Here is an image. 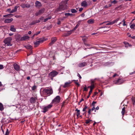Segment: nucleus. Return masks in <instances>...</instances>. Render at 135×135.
<instances>
[{"mask_svg": "<svg viewBox=\"0 0 135 135\" xmlns=\"http://www.w3.org/2000/svg\"><path fill=\"white\" fill-rule=\"evenodd\" d=\"M52 106V105L51 103L50 104L48 105L47 106L45 107L42 109L43 110L42 112L43 113H45L49 109H50Z\"/></svg>", "mask_w": 135, "mask_h": 135, "instance_id": "obj_5", "label": "nucleus"}, {"mask_svg": "<svg viewBox=\"0 0 135 135\" xmlns=\"http://www.w3.org/2000/svg\"><path fill=\"white\" fill-rule=\"evenodd\" d=\"M98 93L97 92H95L92 96L93 97H94Z\"/></svg>", "mask_w": 135, "mask_h": 135, "instance_id": "obj_47", "label": "nucleus"}, {"mask_svg": "<svg viewBox=\"0 0 135 135\" xmlns=\"http://www.w3.org/2000/svg\"><path fill=\"white\" fill-rule=\"evenodd\" d=\"M13 35V33H10L9 34V36H12Z\"/></svg>", "mask_w": 135, "mask_h": 135, "instance_id": "obj_64", "label": "nucleus"}, {"mask_svg": "<svg viewBox=\"0 0 135 135\" xmlns=\"http://www.w3.org/2000/svg\"><path fill=\"white\" fill-rule=\"evenodd\" d=\"M12 40L11 37H9L5 38L3 42L7 46H11L12 44L11 43V42Z\"/></svg>", "mask_w": 135, "mask_h": 135, "instance_id": "obj_3", "label": "nucleus"}, {"mask_svg": "<svg viewBox=\"0 0 135 135\" xmlns=\"http://www.w3.org/2000/svg\"><path fill=\"white\" fill-rule=\"evenodd\" d=\"M70 13H65V16L66 17H68L69 16H70Z\"/></svg>", "mask_w": 135, "mask_h": 135, "instance_id": "obj_44", "label": "nucleus"}, {"mask_svg": "<svg viewBox=\"0 0 135 135\" xmlns=\"http://www.w3.org/2000/svg\"><path fill=\"white\" fill-rule=\"evenodd\" d=\"M43 19H44L43 17H42L39 19V20H43Z\"/></svg>", "mask_w": 135, "mask_h": 135, "instance_id": "obj_61", "label": "nucleus"}, {"mask_svg": "<svg viewBox=\"0 0 135 135\" xmlns=\"http://www.w3.org/2000/svg\"><path fill=\"white\" fill-rule=\"evenodd\" d=\"M21 7L23 8H29L30 7V5L29 4H23L22 3L21 5Z\"/></svg>", "mask_w": 135, "mask_h": 135, "instance_id": "obj_10", "label": "nucleus"}, {"mask_svg": "<svg viewBox=\"0 0 135 135\" xmlns=\"http://www.w3.org/2000/svg\"><path fill=\"white\" fill-rule=\"evenodd\" d=\"M13 20V18H11L10 19H6L4 21V22L6 23H11Z\"/></svg>", "mask_w": 135, "mask_h": 135, "instance_id": "obj_12", "label": "nucleus"}, {"mask_svg": "<svg viewBox=\"0 0 135 135\" xmlns=\"http://www.w3.org/2000/svg\"><path fill=\"white\" fill-rule=\"evenodd\" d=\"M51 18V16L48 17L47 18H46L44 20V22H46L48 20L50 19Z\"/></svg>", "mask_w": 135, "mask_h": 135, "instance_id": "obj_32", "label": "nucleus"}, {"mask_svg": "<svg viewBox=\"0 0 135 135\" xmlns=\"http://www.w3.org/2000/svg\"><path fill=\"white\" fill-rule=\"evenodd\" d=\"M90 89L93 90L94 87V81H92L91 83V85L90 86Z\"/></svg>", "mask_w": 135, "mask_h": 135, "instance_id": "obj_23", "label": "nucleus"}, {"mask_svg": "<svg viewBox=\"0 0 135 135\" xmlns=\"http://www.w3.org/2000/svg\"><path fill=\"white\" fill-rule=\"evenodd\" d=\"M124 43L125 44V46L126 47H128V46L130 47L131 46V45L129 44L128 42H124Z\"/></svg>", "mask_w": 135, "mask_h": 135, "instance_id": "obj_31", "label": "nucleus"}, {"mask_svg": "<svg viewBox=\"0 0 135 135\" xmlns=\"http://www.w3.org/2000/svg\"><path fill=\"white\" fill-rule=\"evenodd\" d=\"M125 109H126V108L124 107L122 109V110L121 113H122V114L123 116V115H124V113L126 111Z\"/></svg>", "mask_w": 135, "mask_h": 135, "instance_id": "obj_33", "label": "nucleus"}, {"mask_svg": "<svg viewBox=\"0 0 135 135\" xmlns=\"http://www.w3.org/2000/svg\"><path fill=\"white\" fill-rule=\"evenodd\" d=\"M13 15L12 14H9L8 15H4L3 16V17H5L6 18H9L10 17H11L10 16H12Z\"/></svg>", "mask_w": 135, "mask_h": 135, "instance_id": "obj_29", "label": "nucleus"}, {"mask_svg": "<svg viewBox=\"0 0 135 135\" xmlns=\"http://www.w3.org/2000/svg\"><path fill=\"white\" fill-rule=\"evenodd\" d=\"M110 27H107V26H105V27H101V28H108V29H106V30L104 31H108L109 30V29H108Z\"/></svg>", "mask_w": 135, "mask_h": 135, "instance_id": "obj_37", "label": "nucleus"}, {"mask_svg": "<svg viewBox=\"0 0 135 135\" xmlns=\"http://www.w3.org/2000/svg\"><path fill=\"white\" fill-rule=\"evenodd\" d=\"M87 108V107L85 106V107L83 109V112H85V111L86 109Z\"/></svg>", "mask_w": 135, "mask_h": 135, "instance_id": "obj_43", "label": "nucleus"}, {"mask_svg": "<svg viewBox=\"0 0 135 135\" xmlns=\"http://www.w3.org/2000/svg\"><path fill=\"white\" fill-rule=\"evenodd\" d=\"M57 38L56 37L52 38H51V42L49 44V45H51L56 41Z\"/></svg>", "mask_w": 135, "mask_h": 135, "instance_id": "obj_13", "label": "nucleus"}, {"mask_svg": "<svg viewBox=\"0 0 135 135\" xmlns=\"http://www.w3.org/2000/svg\"><path fill=\"white\" fill-rule=\"evenodd\" d=\"M36 88V86L34 85L32 87V90H35Z\"/></svg>", "mask_w": 135, "mask_h": 135, "instance_id": "obj_46", "label": "nucleus"}, {"mask_svg": "<svg viewBox=\"0 0 135 135\" xmlns=\"http://www.w3.org/2000/svg\"><path fill=\"white\" fill-rule=\"evenodd\" d=\"M132 101L133 102V105L135 104V97H133L132 99Z\"/></svg>", "mask_w": 135, "mask_h": 135, "instance_id": "obj_34", "label": "nucleus"}, {"mask_svg": "<svg viewBox=\"0 0 135 135\" xmlns=\"http://www.w3.org/2000/svg\"><path fill=\"white\" fill-rule=\"evenodd\" d=\"M4 109L3 106V104L0 103V110L1 111L3 110Z\"/></svg>", "mask_w": 135, "mask_h": 135, "instance_id": "obj_30", "label": "nucleus"}, {"mask_svg": "<svg viewBox=\"0 0 135 135\" xmlns=\"http://www.w3.org/2000/svg\"><path fill=\"white\" fill-rule=\"evenodd\" d=\"M88 90V89H87L86 88V87H85L84 88L83 91H87Z\"/></svg>", "mask_w": 135, "mask_h": 135, "instance_id": "obj_54", "label": "nucleus"}, {"mask_svg": "<svg viewBox=\"0 0 135 135\" xmlns=\"http://www.w3.org/2000/svg\"><path fill=\"white\" fill-rule=\"evenodd\" d=\"M14 68L17 71H18L20 69V66L16 64H15L13 65Z\"/></svg>", "mask_w": 135, "mask_h": 135, "instance_id": "obj_16", "label": "nucleus"}, {"mask_svg": "<svg viewBox=\"0 0 135 135\" xmlns=\"http://www.w3.org/2000/svg\"><path fill=\"white\" fill-rule=\"evenodd\" d=\"M41 41L40 40H38L37 41L35 42H34V44L35 45V46L36 47L38 46L40 43H41Z\"/></svg>", "mask_w": 135, "mask_h": 135, "instance_id": "obj_17", "label": "nucleus"}, {"mask_svg": "<svg viewBox=\"0 0 135 135\" xmlns=\"http://www.w3.org/2000/svg\"><path fill=\"white\" fill-rule=\"evenodd\" d=\"M104 22L103 23H101L100 24V25H102L103 24H104V25H106V24L107 23H108V22Z\"/></svg>", "mask_w": 135, "mask_h": 135, "instance_id": "obj_45", "label": "nucleus"}, {"mask_svg": "<svg viewBox=\"0 0 135 135\" xmlns=\"http://www.w3.org/2000/svg\"><path fill=\"white\" fill-rule=\"evenodd\" d=\"M9 134V132L8 129H7L6 131V133L5 135H8Z\"/></svg>", "mask_w": 135, "mask_h": 135, "instance_id": "obj_40", "label": "nucleus"}, {"mask_svg": "<svg viewBox=\"0 0 135 135\" xmlns=\"http://www.w3.org/2000/svg\"><path fill=\"white\" fill-rule=\"evenodd\" d=\"M95 110V106H93V108H92L91 109V110H92V111H93L94 110Z\"/></svg>", "mask_w": 135, "mask_h": 135, "instance_id": "obj_59", "label": "nucleus"}, {"mask_svg": "<svg viewBox=\"0 0 135 135\" xmlns=\"http://www.w3.org/2000/svg\"><path fill=\"white\" fill-rule=\"evenodd\" d=\"M70 83H68L67 82L65 83L64 85L63 86V87L64 88H65L68 86H69V85Z\"/></svg>", "mask_w": 135, "mask_h": 135, "instance_id": "obj_28", "label": "nucleus"}, {"mask_svg": "<svg viewBox=\"0 0 135 135\" xmlns=\"http://www.w3.org/2000/svg\"><path fill=\"white\" fill-rule=\"evenodd\" d=\"M120 19V18H118L117 19L115 20L114 21H112V22H108V23L106 24V25H112L114 23H115V22H117Z\"/></svg>", "mask_w": 135, "mask_h": 135, "instance_id": "obj_9", "label": "nucleus"}, {"mask_svg": "<svg viewBox=\"0 0 135 135\" xmlns=\"http://www.w3.org/2000/svg\"><path fill=\"white\" fill-rule=\"evenodd\" d=\"M84 44L86 46H90V45L89 44L84 43Z\"/></svg>", "mask_w": 135, "mask_h": 135, "instance_id": "obj_55", "label": "nucleus"}, {"mask_svg": "<svg viewBox=\"0 0 135 135\" xmlns=\"http://www.w3.org/2000/svg\"><path fill=\"white\" fill-rule=\"evenodd\" d=\"M81 5L82 7H86L87 6V3L85 1H84L81 3Z\"/></svg>", "mask_w": 135, "mask_h": 135, "instance_id": "obj_19", "label": "nucleus"}, {"mask_svg": "<svg viewBox=\"0 0 135 135\" xmlns=\"http://www.w3.org/2000/svg\"><path fill=\"white\" fill-rule=\"evenodd\" d=\"M85 15L84 13H83L81 15V16L83 17H84Z\"/></svg>", "mask_w": 135, "mask_h": 135, "instance_id": "obj_63", "label": "nucleus"}, {"mask_svg": "<svg viewBox=\"0 0 135 135\" xmlns=\"http://www.w3.org/2000/svg\"><path fill=\"white\" fill-rule=\"evenodd\" d=\"M117 2V1L115 0L111 2V3H113L114 4H115Z\"/></svg>", "mask_w": 135, "mask_h": 135, "instance_id": "obj_51", "label": "nucleus"}, {"mask_svg": "<svg viewBox=\"0 0 135 135\" xmlns=\"http://www.w3.org/2000/svg\"><path fill=\"white\" fill-rule=\"evenodd\" d=\"M36 23H39L40 22V21L39 20H36L35 21Z\"/></svg>", "mask_w": 135, "mask_h": 135, "instance_id": "obj_58", "label": "nucleus"}, {"mask_svg": "<svg viewBox=\"0 0 135 135\" xmlns=\"http://www.w3.org/2000/svg\"><path fill=\"white\" fill-rule=\"evenodd\" d=\"M94 22V20L93 19H91L87 21V22L89 24H92Z\"/></svg>", "mask_w": 135, "mask_h": 135, "instance_id": "obj_22", "label": "nucleus"}, {"mask_svg": "<svg viewBox=\"0 0 135 135\" xmlns=\"http://www.w3.org/2000/svg\"><path fill=\"white\" fill-rule=\"evenodd\" d=\"M10 30L13 32L16 31V29L15 28V26L13 25H11L10 26Z\"/></svg>", "mask_w": 135, "mask_h": 135, "instance_id": "obj_20", "label": "nucleus"}, {"mask_svg": "<svg viewBox=\"0 0 135 135\" xmlns=\"http://www.w3.org/2000/svg\"><path fill=\"white\" fill-rule=\"evenodd\" d=\"M75 111L77 112V114H76V116L77 117H78L80 114V110H78L77 108H76Z\"/></svg>", "mask_w": 135, "mask_h": 135, "instance_id": "obj_26", "label": "nucleus"}, {"mask_svg": "<svg viewBox=\"0 0 135 135\" xmlns=\"http://www.w3.org/2000/svg\"><path fill=\"white\" fill-rule=\"evenodd\" d=\"M130 27L132 29H135V25L134 24H132L130 26Z\"/></svg>", "mask_w": 135, "mask_h": 135, "instance_id": "obj_35", "label": "nucleus"}, {"mask_svg": "<svg viewBox=\"0 0 135 135\" xmlns=\"http://www.w3.org/2000/svg\"><path fill=\"white\" fill-rule=\"evenodd\" d=\"M36 24L35 21H33L30 24V25L31 26Z\"/></svg>", "mask_w": 135, "mask_h": 135, "instance_id": "obj_39", "label": "nucleus"}, {"mask_svg": "<svg viewBox=\"0 0 135 135\" xmlns=\"http://www.w3.org/2000/svg\"><path fill=\"white\" fill-rule=\"evenodd\" d=\"M77 75L78 76L80 79H81V77L79 74L78 73H77Z\"/></svg>", "mask_w": 135, "mask_h": 135, "instance_id": "obj_52", "label": "nucleus"}, {"mask_svg": "<svg viewBox=\"0 0 135 135\" xmlns=\"http://www.w3.org/2000/svg\"><path fill=\"white\" fill-rule=\"evenodd\" d=\"M18 7L17 6H15L14 8L12 10L14 12L16 11L17 10V8Z\"/></svg>", "mask_w": 135, "mask_h": 135, "instance_id": "obj_38", "label": "nucleus"}, {"mask_svg": "<svg viewBox=\"0 0 135 135\" xmlns=\"http://www.w3.org/2000/svg\"><path fill=\"white\" fill-rule=\"evenodd\" d=\"M67 3L66 2H62L60 4L59 7V10H63L67 8Z\"/></svg>", "mask_w": 135, "mask_h": 135, "instance_id": "obj_1", "label": "nucleus"}, {"mask_svg": "<svg viewBox=\"0 0 135 135\" xmlns=\"http://www.w3.org/2000/svg\"><path fill=\"white\" fill-rule=\"evenodd\" d=\"M3 68V65H0V70L2 69Z\"/></svg>", "mask_w": 135, "mask_h": 135, "instance_id": "obj_53", "label": "nucleus"}, {"mask_svg": "<svg viewBox=\"0 0 135 135\" xmlns=\"http://www.w3.org/2000/svg\"><path fill=\"white\" fill-rule=\"evenodd\" d=\"M40 32V31H38L36 32L35 34L36 35H37L38 34H39Z\"/></svg>", "mask_w": 135, "mask_h": 135, "instance_id": "obj_57", "label": "nucleus"}, {"mask_svg": "<svg viewBox=\"0 0 135 135\" xmlns=\"http://www.w3.org/2000/svg\"><path fill=\"white\" fill-rule=\"evenodd\" d=\"M30 38L29 37L27 36H23L21 38L20 37L18 39V41H23L27 39H28Z\"/></svg>", "mask_w": 135, "mask_h": 135, "instance_id": "obj_11", "label": "nucleus"}, {"mask_svg": "<svg viewBox=\"0 0 135 135\" xmlns=\"http://www.w3.org/2000/svg\"><path fill=\"white\" fill-rule=\"evenodd\" d=\"M71 12L72 13H76L77 12V11H76V10L75 9H71Z\"/></svg>", "mask_w": 135, "mask_h": 135, "instance_id": "obj_36", "label": "nucleus"}, {"mask_svg": "<svg viewBox=\"0 0 135 135\" xmlns=\"http://www.w3.org/2000/svg\"><path fill=\"white\" fill-rule=\"evenodd\" d=\"M74 31L72 30H70V31H68L66 33V36H68L70 35L72 33V32Z\"/></svg>", "mask_w": 135, "mask_h": 135, "instance_id": "obj_25", "label": "nucleus"}, {"mask_svg": "<svg viewBox=\"0 0 135 135\" xmlns=\"http://www.w3.org/2000/svg\"><path fill=\"white\" fill-rule=\"evenodd\" d=\"M83 9L82 8H80L79 9V11L80 12H81L83 10Z\"/></svg>", "mask_w": 135, "mask_h": 135, "instance_id": "obj_60", "label": "nucleus"}, {"mask_svg": "<svg viewBox=\"0 0 135 135\" xmlns=\"http://www.w3.org/2000/svg\"><path fill=\"white\" fill-rule=\"evenodd\" d=\"M121 24H122L123 26H126L127 25L126 23V22L124 19L123 20L122 22H120L118 25L120 26Z\"/></svg>", "mask_w": 135, "mask_h": 135, "instance_id": "obj_18", "label": "nucleus"}, {"mask_svg": "<svg viewBox=\"0 0 135 135\" xmlns=\"http://www.w3.org/2000/svg\"><path fill=\"white\" fill-rule=\"evenodd\" d=\"M64 68L62 67L61 66H60L59 68L57 69L58 70L60 71L62 69H63Z\"/></svg>", "mask_w": 135, "mask_h": 135, "instance_id": "obj_41", "label": "nucleus"}, {"mask_svg": "<svg viewBox=\"0 0 135 135\" xmlns=\"http://www.w3.org/2000/svg\"><path fill=\"white\" fill-rule=\"evenodd\" d=\"M58 73L55 71H53L51 72L49 74L50 76L51 77H53L57 75Z\"/></svg>", "mask_w": 135, "mask_h": 135, "instance_id": "obj_7", "label": "nucleus"}, {"mask_svg": "<svg viewBox=\"0 0 135 135\" xmlns=\"http://www.w3.org/2000/svg\"><path fill=\"white\" fill-rule=\"evenodd\" d=\"M80 21H79L78 22V23L76 25V26L73 29V30L74 31L80 25Z\"/></svg>", "mask_w": 135, "mask_h": 135, "instance_id": "obj_24", "label": "nucleus"}, {"mask_svg": "<svg viewBox=\"0 0 135 135\" xmlns=\"http://www.w3.org/2000/svg\"><path fill=\"white\" fill-rule=\"evenodd\" d=\"M87 38V37H84L82 38V40H83V41H85L86 40V39Z\"/></svg>", "mask_w": 135, "mask_h": 135, "instance_id": "obj_48", "label": "nucleus"}, {"mask_svg": "<svg viewBox=\"0 0 135 135\" xmlns=\"http://www.w3.org/2000/svg\"><path fill=\"white\" fill-rule=\"evenodd\" d=\"M25 47L27 49H32V47L30 45H28Z\"/></svg>", "mask_w": 135, "mask_h": 135, "instance_id": "obj_27", "label": "nucleus"}, {"mask_svg": "<svg viewBox=\"0 0 135 135\" xmlns=\"http://www.w3.org/2000/svg\"><path fill=\"white\" fill-rule=\"evenodd\" d=\"M116 76H118V75L117 74H115L113 76V77H115Z\"/></svg>", "mask_w": 135, "mask_h": 135, "instance_id": "obj_56", "label": "nucleus"}, {"mask_svg": "<svg viewBox=\"0 0 135 135\" xmlns=\"http://www.w3.org/2000/svg\"><path fill=\"white\" fill-rule=\"evenodd\" d=\"M96 102L93 101L92 103V105L93 106H95V104H96Z\"/></svg>", "mask_w": 135, "mask_h": 135, "instance_id": "obj_50", "label": "nucleus"}, {"mask_svg": "<svg viewBox=\"0 0 135 135\" xmlns=\"http://www.w3.org/2000/svg\"><path fill=\"white\" fill-rule=\"evenodd\" d=\"M92 90H93L91 89H90V90L89 91V96H90V95L91 94V93H92Z\"/></svg>", "mask_w": 135, "mask_h": 135, "instance_id": "obj_49", "label": "nucleus"}, {"mask_svg": "<svg viewBox=\"0 0 135 135\" xmlns=\"http://www.w3.org/2000/svg\"><path fill=\"white\" fill-rule=\"evenodd\" d=\"M60 96L57 95L53 99L51 103L52 104L53 103L55 104L58 103L60 102Z\"/></svg>", "mask_w": 135, "mask_h": 135, "instance_id": "obj_4", "label": "nucleus"}, {"mask_svg": "<svg viewBox=\"0 0 135 135\" xmlns=\"http://www.w3.org/2000/svg\"><path fill=\"white\" fill-rule=\"evenodd\" d=\"M124 81L122 79H119L116 81H114V83L117 85H119L123 83Z\"/></svg>", "mask_w": 135, "mask_h": 135, "instance_id": "obj_8", "label": "nucleus"}, {"mask_svg": "<svg viewBox=\"0 0 135 135\" xmlns=\"http://www.w3.org/2000/svg\"><path fill=\"white\" fill-rule=\"evenodd\" d=\"M30 102L32 103H34L36 101V98L33 97H31L30 99Z\"/></svg>", "mask_w": 135, "mask_h": 135, "instance_id": "obj_21", "label": "nucleus"}, {"mask_svg": "<svg viewBox=\"0 0 135 135\" xmlns=\"http://www.w3.org/2000/svg\"><path fill=\"white\" fill-rule=\"evenodd\" d=\"M91 110V109H89L88 112L89 115L90 114Z\"/></svg>", "mask_w": 135, "mask_h": 135, "instance_id": "obj_62", "label": "nucleus"}, {"mask_svg": "<svg viewBox=\"0 0 135 135\" xmlns=\"http://www.w3.org/2000/svg\"><path fill=\"white\" fill-rule=\"evenodd\" d=\"M45 11V9L44 8H42L39 10L38 12H37L35 13V15L36 16H38L39 15H40L44 13Z\"/></svg>", "mask_w": 135, "mask_h": 135, "instance_id": "obj_6", "label": "nucleus"}, {"mask_svg": "<svg viewBox=\"0 0 135 135\" xmlns=\"http://www.w3.org/2000/svg\"><path fill=\"white\" fill-rule=\"evenodd\" d=\"M91 121V120H86V124H88L90 123V122Z\"/></svg>", "mask_w": 135, "mask_h": 135, "instance_id": "obj_42", "label": "nucleus"}, {"mask_svg": "<svg viewBox=\"0 0 135 135\" xmlns=\"http://www.w3.org/2000/svg\"><path fill=\"white\" fill-rule=\"evenodd\" d=\"M86 65L87 64L85 62L80 63L78 64V66L80 67H83Z\"/></svg>", "mask_w": 135, "mask_h": 135, "instance_id": "obj_15", "label": "nucleus"}, {"mask_svg": "<svg viewBox=\"0 0 135 135\" xmlns=\"http://www.w3.org/2000/svg\"><path fill=\"white\" fill-rule=\"evenodd\" d=\"M35 4L36 7L37 8L39 7L42 6V4L41 2L37 1H36Z\"/></svg>", "mask_w": 135, "mask_h": 135, "instance_id": "obj_14", "label": "nucleus"}, {"mask_svg": "<svg viewBox=\"0 0 135 135\" xmlns=\"http://www.w3.org/2000/svg\"><path fill=\"white\" fill-rule=\"evenodd\" d=\"M44 94L48 95L49 96L53 93V91L51 88H48L44 89L43 91Z\"/></svg>", "mask_w": 135, "mask_h": 135, "instance_id": "obj_2", "label": "nucleus"}]
</instances>
